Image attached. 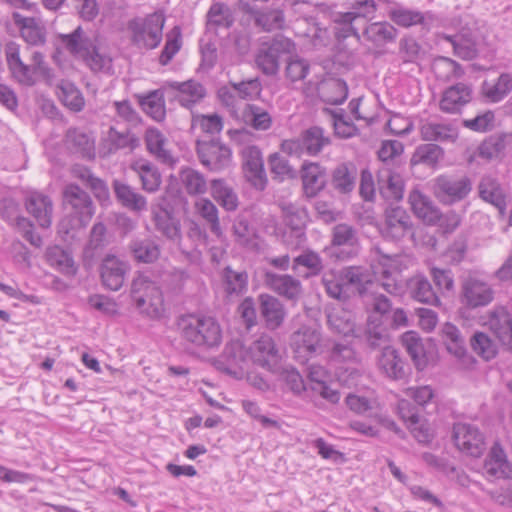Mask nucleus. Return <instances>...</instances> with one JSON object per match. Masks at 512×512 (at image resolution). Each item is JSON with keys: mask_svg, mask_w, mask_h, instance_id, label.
<instances>
[{"mask_svg": "<svg viewBox=\"0 0 512 512\" xmlns=\"http://www.w3.org/2000/svg\"><path fill=\"white\" fill-rule=\"evenodd\" d=\"M374 262L372 264L374 274H381V280H374L370 271L362 266H347L342 269H330L323 273L321 283L326 294L339 302H347L352 297L358 295L367 312L386 315L392 310L390 299L381 291L390 295H397L400 287L398 283L391 278L392 270L396 269L398 257L384 254L380 248H375Z\"/></svg>", "mask_w": 512, "mask_h": 512, "instance_id": "nucleus-1", "label": "nucleus"}, {"mask_svg": "<svg viewBox=\"0 0 512 512\" xmlns=\"http://www.w3.org/2000/svg\"><path fill=\"white\" fill-rule=\"evenodd\" d=\"M181 340L203 350L218 347L222 342V330L218 321L206 315L186 314L177 320Z\"/></svg>", "mask_w": 512, "mask_h": 512, "instance_id": "nucleus-2", "label": "nucleus"}, {"mask_svg": "<svg viewBox=\"0 0 512 512\" xmlns=\"http://www.w3.org/2000/svg\"><path fill=\"white\" fill-rule=\"evenodd\" d=\"M6 61L12 76L22 85L34 86L42 81L48 86H54L58 80L41 52L34 51L31 55V64L27 65L21 60L18 47L9 45L6 49Z\"/></svg>", "mask_w": 512, "mask_h": 512, "instance_id": "nucleus-3", "label": "nucleus"}, {"mask_svg": "<svg viewBox=\"0 0 512 512\" xmlns=\"http://www.w3.org/2000/svg\"><path fill=\"white\" fill-rule=\"evenodd\" d=\"M131 298L138 311L151 319L164 315V297L159 282L148 272L139 273L131 284Z\"/></svg>", "mask_w": 512, "mask_h": 512, "instance_id": "nucleus-4", "label": "nucleus"}, {"mask_svg": "<svg viewBox=\"0 0 512 512\" xmlns=\"http://www.w3.org/2000/svg\"><path fill=\"white\" fill-rule=\"evenodd\" d=\"M164 16L152 13L145 18H136L128 23L132 42L139 48L154 49L162 40Z\"/></svg>", "mask_w": 512, "mask_h": 512, "instance_id": "nucleus-5", "label": "nucleus"}, {"mask_svg": "<svg viewBox=\"0 0 512 512\" xmlns=\"http://www.w3.org/2000/svg\"><path fill=\"white\" fill-rule=\"evenodd\" d=\"M329 144L330 139L324 134V130L313 126L304 130L297 138L282 141L281 150L290 156H316Z\"/></svg>", "mask_w": 512, "mask_h": 512, "instance_id": "nucleus-6", "label": "nucleus"}, {"mask_svg": "<svg viewBox=\"0 0 512 512\" xmlns=\"http://www.w3.org/2000/svg\"><path fill=\"white\" fill-rule=\"evenodd\" d=\"M294 50L295 44L290 39L276 36L261 44L255 56L256 65L265 75L273 76L279 70V58Z\"/></svg>", "mask_w": 512, "mask_h": 512, "instance_id": "nucleus-7", "label": "nucleus"}, {"mask_svg": "<svg viewBox=\"0 0 512 512\" xmlns=\"http://www.w3.org/2000/svg\"><path fill=\"white\" fill-rule=\"evenodd\" d=\"M290 347L294 358L300 363L320 355L324 351L322 333L319 329L310 326H301L292 333Z\"/></svg>", "mask_w": 512, "mask_h": 512, "instance_id": "nucleus-8", "label": "nucleus"}, {"mask_svg": "<svg viewBox=\"0 0 512 512\" xmlns=\"http://www.w3.org/2000/svg\"><path fill=\"white\" fill-rule=\"evenodd\" d=\"M471 190L472 182L467 176L440 175L433 182L435 197L446 205L462 201Z\"/></svg>", "mask_w": 512, "mask_h": 512, "instance_id": "nucleus-9", "label": "nucleus"}, {"mask_svg": "<svg viewBox=\"0 0 512 512\" xmlns=\"http://www.w3.org/2000/svg\"><path fill=\"white\" fill-rule=\"evenodd\" d=\"M63 205L78 218L81 227L86 226L94 214L95 208L91 197L75 184H69L64 188Z\"/></svg>", "mask_w": 512, "mask_h": 512, "instance_id": "nucleus-10", "label": "nucleus"}, {"mask_svg": "<svg viewBox=\"0 0 512 512\" xmlns=\"http://www.w3.org/2000/svg\"><path fill=\"white\" fill-rule=\"evenodd\" d=\"M197 154L203 166L211 171H221L231 164V150L218 140L198 141Z\"/></svg>", "mask_w": 512, "mask_h": 512, "instance_id": "nucleus-11", "label": "nucleus"}, {"mask_svg": "<svg viewBox=\"0 0 512 512\" xmlns=\"http://www.w3.org/2000/svg\"><path fill=\"white\" fill-rule=\"evenodd\" d=\"M494 299V290L485 281L469 276L461 284V303L469 309L489 305Z\"/></svg>", "mask_w": 512, "mask_h": 512, "instance_id": "nucleus-12", "label": "nucleus"}, {"mask_svg": "<svg viewBox=\"0 0 512 512\" xmlns=\"http://www.w3.org/2000/svg\"><path fill=\"white\" fill-rule=\"evenodd\" d=\"M385 220L381 230L385 238L401 240L413 233V223L407 211L400 206H390L385 210Z\"/></svg>", "mask_w": 512, "mask_h": 512, "instance_id": "nucleus-13", "label": "nucleus"}, {"mask_svg": "<svg viewBox=\"0 0 512 512\" xmlns=\"http://www.w3.org/2000/svg\"><path fill=\"white\" fill-rule=\"evenodd\" d=\"M281 210L285 224L291 229L289 234H285L286 241L293 250H296L300 248L306 240L304 232L307 217L306 211L293 203H282Z\"/></svg>", "mask_w": 512, "mask_h": 512, "instance_id": "nucleus-14", "label": "nucleus"}, {"mask_svg": "<svg viewBox=\"0 0 512 512\" xmlns=\"http://www.w3.org/2000/svg\"><path fill=\"white\" fill-rule=\"evenodd\" d=\"M453 440L456 447L472 457H479L485 449L482 433L473 425L457 423L453 427Z\"/></svg>", "mask_w": 512, "mask_h": 512, "instance_id": "nucleus-15", "label": "nucleus"}, {"mask_svg": "<svg viewBox=\"0 0 512 512\" xmlns=\"http://www.w3.org/2000/svg\"><path fill=\"white\" fill-rule=\"evenodd\" d=\"M252 361L266 370L277 373L279 370V351L269 335H262L250 346Z\"/></svg>", "mask_w": 512, "mask_h": 512, "instance_id": "nucleus-16", "label": "nucleus"}, {"mask_svg": "<svg viewBox=\"0 0 512 512\" xmlns=\"http://www.w3.org/2000/svg\"><path fill=\"white\" fill-rule=\"evenodd\" d=\"M264 283L268 289L291 301L298 300L303 290L301 281L289 274L267 271Z\"/></svg>", "mask_w": 512, "mask_h": 512, "instance_id": "nucleus-17", "label": "nucleus"}, {"mask_svg": "<svg viewBox=\"0 0 512 512\" xmlns=\"http://www.w3.org/2000/svg\"><path fill=\"white\" fill-rule=\"evenodd\" d=\"M473 95L472 86L466 83H457L443 91L439 107L444 113L455 114L468 104Z\"/></svg>", "mask_w": 512, "mask_h": 512, "instance_id": "nucleus-18", "label": "nucleus"}, {"mask_svg": "<svg viewBox=\"0 0 512 512\" xmlns=\"http://www.w3.org/2000/svg\"><path fill=\"white\" fill-rule=\"evenodd\" d=\"M495 337L512 349V316L503 306H496L488 313L486 323Z\"/></svg>", "mask_w": 512, "mask_h": 512, "instance_id": "nucleus-19", "label": "nucleus"}, {"mask_svg": "<svg viewBox=\"0 0 512 512\" xmlns=\"http://www.w3.org/2000/svg\"><path fill=\"white\" fill-rule=\"evenodd\" d=\"M128 268V264L119 258L113 255L106 256L100 267L103 285L107 289L118 291L124 284Z\"/></svg>", "mask_w": 512, "mask_h": 512, "instance_id": "nucleus-20", "label": "nucleus"}, {"mask_svg": "<svg viewBox=\"0 0 512 512\" xmlns=\"http://www.w3.org/2000/svg\"><path fill=\"white\" fill-rule=\"evenodd\" d=\"M300 173L303 191L307 197H315L325 188L327 182L326 169L319 163L304 162Z\"/></svg>", "mask_w": 512, "mask_h": 512, "instance_id": "nucleus-21", "label": "nucleus"}, {"mask_svg": "<svg viewBox=\"0 0 512 512\" xmlns=\"http://www.w3.org/2000/svg\"><path fill=\"white\" fill-rule=\"evenodd\" d=\"M112 188L117 201L124 208L135 213L147 210V199L136 188L118 179L113 180Z\"/></svg>", "mask_w": 512, "mask_h": 512, "instance_id": "nucleus-22", "label": "nucleus"}, {"mask_svg": "<svg viewBox=\"0 0 512 512\" xmlns=\"http://www.w3.org/2000/svg\"><path fill=\"white\" fill-rule=\"evenodd\" d=\"M413 213L426 224H436L441 219V211L433 201L418 189H413L408 196Z\"/></svg>", "mask_w": 512, "mask_h": 512, "instance_id": "nucleus-23", "label": "nucleus"}, {"mask_svg": "<svg viewBox=\"0 0 512 512\" xmlns=\"http://www.w3.org/2000/svg\"><path fill=\"white\" fill-rule=\"evenodd\" d=\"M483 469L484 473L490 478H512V464L508 461L504 450L498 443H495L490 449Z\"/></svg>", "mask_w": 512, "mask_h": 512, "instance_id": "nucleus-24", "label": "nucleus"}, {"mask_svg": "<svg viewBox=\"0 0 512 512\" xmlns=\"http://www.w3.org/2000/svg\"><path fill=\"white\" fill-rule=\"evenodd\" d=\"M328 328L335 334L347 337L354 336L356 330L355 315L352 311L332 307L326 310Z\"/></svg>", "mask_w": 512, "mask_h": 512, "instance_id": "nucleus-25", "label": "nucleus"}, {"mask_svg": "<svg viewBox=\"0 0 512 512\" xmlns=\"http://www.w3.org/2000/svg\"><path fill=\"white\" fill-rule=\"evenodd\" d=\"M380 195L388 201H400L404 194V180L402 176L388 168L379 171L377 177Z\"/></svg>", "mask_w": 512, "mask_h": 512, "instance_id": "nucleus-26", "label": "nucleus"}, {"mask_svg": "<svg viewBox=\"0 0 512 512\" xmlns=\"http://www.w3.org/2000/svg\"><path fill=\"white\" fill-rule=\"evenodd\" d=\"M258 299L261 316L264 318L267 328L271 330L279 328L286 317L283 303L269 294H260Z\"/></svg>", "mask_w": 512, "mask_h": 512, "instance_id": "nucleus-27", "label": "nucleus"}, {"mask_svg": "<svg viewBox=\"0 0 512 512\" xmlns=\"http://www.w3.org/2000/svg\"><path fill=\"white\" fill-rule=\"evenodd\" d=\"M130 168L138 176L144 191L155 193L159 190L162 177L155 165L148 160L139 159L134 161Z\"/></svg>", "mask_w": 512, "mask_h": 512, "instance_id": "nucleus-28", "label": "nucleus"}, {"mask_svg": "<svg viewBox=\"0 0 512 512\" xmlns=\"http://www.w3.org/2000/svg\"><path fill=\"white\" fill-rule=\"evenodd\" d=\"M26 209L42 228L51 225L53 204L48 196L36 192L30 194L26 200Z\"/></svg>", "mask_w": 512, "mask_h": 512, "instance_id": "nucleus-29", "label": "nucleus"}, {"mask_svg": "<svg viewBox=\"0 0 512 512\" xmlns=\"http://www.w3.org/2000/svg\"><path fill=\"white\" fill-rule=\"evenodd\" d=\"M15 24L20 28L21 36L31 45H43L46 41L45 27L33 17H23L19 13L13 14Z\"/></svg>", "mask_w": 512, "mask_h": 512, "instance_id": "nucleus-30", "label": "nucleus"}, {"mask_svg": "<svg viewBox=\"0 0 512 512\" xmlns=\"http://www.w3.org/2000/svg\"><path fill=\"white\" fill-rule=\"evenodd\" d=\"M59 40L66 51L75 57L81 58L91 51L94 44L81 26H78L69 34H60Z\"/></svg>", "mask_w": 512, "mask_h": 512, "instance_id": "nucleus-31", "label": "nucleus"}, {"mask_svg": "<svg viewBox=\"0 0 512 512\" xmlns=\"http://www.w3.org/2000/svg\"><path fill=\"white\" fill-rule=\"evenodd\" d=\"M420 135L424 141L454 142L458 137V130L449 123L425 121L420 126Z\"/></svg>", "mask_w": 512, "mask_h": 512, "instance_id": "nucleus-32", "label": "nucleus"}, {"mask_svg": "<svg viewBox=\"0 0 512 512\" xmlns=\"http://www.w3.org/2000/svg\"><path fill=\"white\" fill-rule=\"evenodd\" d=\"M129 250L134 260L140 263H153L161 254L160 245L150 237L134 238L129 244Z\"/></svg>", "mask_w": 512, "mask_h": 512, "instance_id": "nucleus-33", "label": "nucleus"}, {"mask_svg": "<svg viewBox=\"0 0 512 512\" xmlns=\"http://www.w3.org/2000/svg\"><path fill=\"white\" fill-rule=\"evenodd\" d=\"M65 142L71 152L79 154L83 158L92 159L95 156L94 139L80 129H69L66 133Z\"/></svg>", "mask_w": 512, "mask_h": 512, "instance_id": "nucleus-34", "label": "nucleus"}, {"mask_svg": "<svg viewBox=\"0 0 512 512\" xmlns=\"http://www.w3.org/2000/svg\"><path fill=\"white\" fill-rule=\"evenodd\" d=\"M152 216L157 231L169 240L178 241L180 239V224L167 209L161 205L152 207Z\"/></svg>", "mask_w": 512, "mask_h": 512, "instance_id": "nucleus-35", "label": "nucleus"}, {"mask_svg": "<svg viewBox=\"0 0 512 512\" xmlns=\"http://www.w3.org/2000/svg\"><path fill=\"white\" fill-rule=\"evenodd\" d=\"M167 85L178 91L177 98L179 103L187 108H190L192 105L199 102L206 94L203 85L194 80H188L185 82H169Z\"/></svg>", "mask_w": 512, "mask_h": 512, "instance_id": "nucleus-36", "label": "nucleus"}, {"mask_svg": "<svg viewBox=\"0 0 512 512\" xmlns=\"http://www.w3.org/2000/svg\"><path fill=\"white\" fill-rule=\"evenodd\" d=\"M379 369L389 378L399 380L405 377L404 362L397 350L384 346L378 359Z\"/></svg>", "mask_w": 512, "mask_h": 512, "instance_id": "nucleus-37", "label": "nucleus"}, {"mask_svg": "<svg viewBox=\"0 0 512 512\" xmlns=\"http://www.w3.org/2000/svg\"><path fill=\"white\" fill-rule=\"evenodd\" d=\"M355 13L338 12L333 16L334 33L338 40L346 39L354 36L360 40L359 28L361 25L360 16H355Z\"/></svg>", "mask_w": 512, "mask_h": 512, "instance_id": "nucleus-38", "label": "nucleus"}, {"mask_svg": "<svg viewBox=\"0 0 512 512\" xmlns=\"http://www.w3.org/2000/svg\"><path fill=\"white\" fill-rule=\"evenodd\" d=\"M321 99L331 105L343 103L348 96V87L344 80L329 78L322 81L318 87Z\"/></svg>", "mask_w": 512, "mask_h": 512, "instance_id": "nucleus-39", "label": "nucleus"}, {"mask_svg": "<svg viewBox=\"0 0 512 512\" xmlns=\"http://www.w3.org/2000/svg\"><path fill=\"white\" fill-rule=\"evenodd\" d=\"M145 143L147 150L157 160L164 164H172L174 162L170 151L166 148L167 139L156 128H149L145 132Z\"/></svg>", "mask_w": 512, "mask_h": 512, "instance_id": "nucleus-40", "label": "nucleus"}, {"mask_svg": "<svg viewBox=\"0 0 512 512\" xmlns=\"http://www.w3.org/2000/svg\"><path fill=\"white\" fill-rule=\"evenodd\" d=\"M411 297L421 303L438 305L440 303L429 280L423 275H416L408 282Z\"/></svg>", "mask_w": 512, "mask_h": 512, "instance_id": "nucleus-41", "label": "nucleus"}, {"mask_svg": "<svg viewBox=\"0 0 512 512\" xmlns=\"http://www.w3.org/2000/svg\"><path fill=\"white\" fill-rule=\"evenodd\" d=\"M211 195L226 211H235L238 208L237 193L223 179H215L211 182Z\"/></svg>", "mask_w": 512, "mask_h": 512, "instance_id": "nucleus-42", "label": "nucleus"}, {"mask_svg": "<svg viewBox=\"0 0 512 512\" xmlns=\"http://www.w3.org/2000/svg\"><path fill=\"white\" fill-rule=\"evenodd\" d=\"M54 86L61 102L72 111H81L84 107V98L79 89L68 80H57Z\"/></svg>", "mask_w": 512, "mask_h": 512, "instance_id": "nucleus-43", "label": "nucleus"}, {"mask_svg": "<svg viewBox=\"0 0 512 512\" xmlns=\"http://www.w3.org/2000/svg\"><path fill=\"white\" fill-rule=\"evenodd\" d=\"M401 341L417 369L422 370L427 364L426 349L422 338L414 331L405 332Z\"/></svg>", "mask_w": 512, "mask_h": 512, "instance_id": "nucleus-44", "label": "nucleus"}, {"mask_svg": "<svg viewBox=\"0 0 512 512\" xmlns=\"http://www.w3.org/2000/svg\"><path fill=\"white\" fill-rule=\"evenodd\" d=\"M368 317L367 326L365 330V340L369 347L372 349L379 348L381 346H387L389 341V335L386 328L383 326L379 315L372 313Z\"/></svg>", "mask_w": 512, "mask_h": 512, "instance_id": "nucleus-45", "label": "nucleus"}, {"mask_svg": "<svg viewBox=\"0 0 512 512\" xmlns=\"http://www.w3.org/2000/svg\"><path fill=\"white\" fill-rule=\"evenodd\" d=\"M142 110L156 121H162L165 118V103L161 90H153L146 95L136 96Z\"/></svg>", "mask_w": 512, "mask_h": 512, "instance_id": "nucleus-46", "label": "nucleus"}, {"mask_svg": "<svg viewBox=\"0 0 512 512\" xmlns=\"http://www.w3.org/2000/svg\"><path fill=\"white\" fill-rule=\"evenodd\" d=\"M443 157L444 150L439 145L433 143L421 144L415 149L410 163L412 166L425 165L433 168L438 165Z\"/></svg>", "mask_w": 512, "mask_h": 512, "instance_id": "nucleus-47", "label": "nucleus"}, {"mask_svg": "<svg viewBox=\"0 0 512 512\" xmlns=\"http://www.w3.org/2000/svg\"><path fill=\"white\" fill-rule=\"evenodd\" d=\"M195 210L197 214L209 226L212 234L218 238L223 235L219 220L218 208L211 200L207 198H200L195 202Z\"/></svg>", "mask_w": 512, "mask_h": 512, "instance_id": "nucleus-48", "label": "nucleus"}, {"mask_svg": "<svg viewBox=\"0 0 512 512\" xmlns=\"http://www.w3.org/2000/svg\"><path fill=\"white\" fill-rule=\"evenodd\" d=\"M363 35L375 46L381 47L395 40L397 30L388 22H374L366 26Z\"/></svg>", "mask_w": 512, "mask_h": 512, "instance_id": "nucleus-49", "label": "nucleus"}, {"mask_svg": "<svg viewBox=\"0 0 512 512\" xmlns=\"http://www.w3.org/2000/svg\"><path fill=\"white\" fill-rule=\"evenodd\" d=\"M206 18V26L209 30L230 28L234 23L230 7L220 2H215L210 6Z\"/></svg>", "mask_w": 512, "mask_h": 512, "instance_id": "nucleus-50", "label": "nucleus"}, {"mask_svg": "<svg viewBox=\"0 0 512 512\" xmlns=\"http://www.w3.org/2000/svg\"><path fill=\"white\" fill-rule=\"evenodd\" d=\"M242 118L255 130L266 131L272 126L270 113L256 104H246L242 111Z\"/></svg>", "mask_w": 512, "mask_h": 512, "instance_id": "nucleus-51", "label": "nucleus"}, {"mask_svg": "<svg viewBox=\"0 0 512 512\" xmlns=\"http://www.w3.org/2000/svg\"><path fill=\"white\" fill-rule=\"evenodd\" d=\"M224 291L228 296H239L247 289L248 275L227 266L222 273Z\"/></svg>", "mask_w": 512, "mask_h": 512, "instance_id": "nucleus-52", "label": "nucleus"}, {"mask_svg": "<svg viewBox=\"0 0 512 512\" xmlns=\"http://www.w3.org/2000/svg\"><path fill=\"white\" fill-rule=\"evenodd\" d=\"M46 258L51 266L57 268L65 275L73 276L77 272L71 255L59 246L49 247L46 251Z\"/></svg>", "mask_w": 512, "mask_h": 512, "instance_id": "nucleus-53", "label": "nucleus"}, {"mask_svg": "<svg viewBox=\"0 0 512 512\" xmlns=\"http://www.w3.org/2000/svg\"><path fill=\"white\" fill-rule=\"evenodd\" d=\"M182 186L191 196L202 195L207 191V181L202 173L192 168H183L179 173Z\"/></svg>", "mask_w": 512, "mask_h": 512, "instance_id": "nucleus-54", "label": "nucleus"}, {"mask_svg": "<svg viewBox=\"0 0 512 512\" xmlns=\"http://www.w3.org/2000/svg\"><path fill=\"white\" fill-rule=\"evenodd\" d=\"M512 90V75L502 73L495 84L484 82L482 91L484 96L491 102L497 103L503 100Z\"/></svg>", "mask_w": 512, "mask_h": 512, "instance_id": "nucleus-55", "label": "nucleus"}, {"mask_svg": "<svg viewBox=\"0 0 512 512\" xmlns=\"http://www.w3.org/2000/svg\"><path fill=\"white\" fill-rule=\"evenodd\" d=\"M448 39L458 57L464 60H472L478 55L477 41L470 33L463 32Z\"/></svg>", "mask_w": 512, "mask_h": 512, "instance_id": "nucleus-56", "label": "nucleus"}, {"mask_svg": "<svg viewBox=\"0 0 512 512\" xmlns=\"http://www.w3.org/2000/svg\"><path fill=\"white\" fill-rule=\"evenodd\" d=\"M479 195L480 197L495 207L500 212H503L506 208L505 195L500 186L491 178H483L479 184Z\"/></svg>", "mask_w": 512, "mask_h": 512, "instance_id": "nucleus-57", "label": "nucleus"}, {"mask_svg": "<svg viewBox=\"0 0 512 512\" xmlns=\"http://www.w3.org/2000/svg\"><path fill=\"white\" fill-rule=\"evenodd\" d=\"M356 170L346 164L338 165L332 172V186L340 193H349L355 187Z\"/></svg>", "mask_w": 512, "mask_h": 512, "instance_id": "nucleus-58", "label": "nucleus"}, {"mask_svg": "<svg viewBox=\"0 0 512 512\" xmlns=\"http://www.w3.org/2000/svg\"><path fill=\"white\" fill-rule=\"evenodd\" d=\"M107 141L109 143V153H114L117 150L125 148L133 150L140 144L139 138L134 134L128 131L119 132L114 127L109 129L107 134Z\"/></svg>", "mask_w": 512, "mask_h": 512, "instance_id": "nucleus-59", "label": "nucleus"}, {"mask_svg": "<svg viewBox=\"0 0 512 512\" xmlns=\"http://www.w3.org/2000/svg\"><path fill=\"white\" fill-rule=\"evenodd\" d=\"M305 267L309 272L306 277L316 276L323 270V260L320 255L310 249L304 250L293 259L292 270L297 271L298 267Z\"/></svg>", "mask_w": 512, "mask_h": 512, "instance_id": "nucleus-60", "label": "nucleus"}, {"mask_svg": "<svg viewBox=\"0 0 512 512\" xmlns=\"http://www.w3.org/2000/svg\"><path fill=\"white\" fill-rule=\"evenodd\" d=\"M107 229L101 222L95 223L91 229L87 246L84 250L85 258H93L95 251L102 249L107 244Z\"/></svg>", "mask_w": 512, "mask_h": 512, "instance_id": "nucleus-61", "label": "nucleus"}, {"mask_svg": "<svg viewBox=\"0 0 512 512\" xmlns=\"http://www.w3.org/2000/svg\"><path fill=\"white\" fill-rule=\"evenodd\" d=\"M229 85L237 92V95L244 100L257 98L262 91L261 81L257 77L240 82L230 81Z\"/></svg>", "mask_w": 512, "mask_h": 512, "instance_id": "nucleus-62", "label": "nucleus"}, {"mask_svg": "<svg viewBox=\"0 0 512 512\" xmlns=\"http://www.w3.org/2000/svg\"><path fill=\"white\" fill-rule=\"evenodd\" d=\"M433 70L437 77L445 79H450L451 77L459 78L464 74L460 64L447 57L436 59L433 63Z\"/></svg>", "mask_w": 512, "mask_h": 512, "instance_id": "nucleus-63", "label": "nucleus"}, {"mask_svg": "<svg viewBox=\"0 0 512 512\" xmlns=\"http://www.w3.org/2000/svg\"><path fill=\"white\" fill-rule=\"evenodd\" d=\"M471 346L475 353L485 360H490L497 353L496 345L493 341L482 332L475 333L471 338Z\"/></svg>", "mask_w": 512, "mask_h": 512, "instance_id": "nucleus-64", "label": "nucleus"}]
</instances>
